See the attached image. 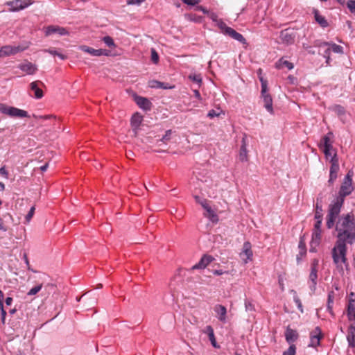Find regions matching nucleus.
Segmentation results:
<instances>
[{"instance_id":"obj_1","label":"nucleus","mask_w":355,"mask_h":355,"mask_svg":"<svg viewBox=\"0 0 355 355\" xmlns=\"http://www.w3.org/2000/svg\"><path fill=\"white\" fill-rule=\"evenodd\" d=\"M352 176L353 172L349 171L343 180L338 196L329 205L328 214L326 218V225L328 229H331L334 227L335 221L340 213L345 198L349 196L354 190Z\"/></svg>"},{"instance_id":"obj_2","label":"nucleus","mask_w":355,"mask_h":355,"mask_svg":"<svg viewBox=\"0 0 355 355\" xmlns=\"http://www.w3.org/2000/svg\"><path fill=\"white\" fill-rule=\"evenodd\" d=\"M334 226L338 232V241L351 245L355 242V216L352 212L338 215Z\"/></svg>"},{"instance_id":"obj_3","label":"nucleus","mask_w":355,"mask_h":355,"mask_svg":"<svg viewBox=\"0 0 355 355\" xmlns=\"http://www.w3.org/2000/svg\"><path fill=\"white\" fill-rule=\"evenodd\" d=\"M346 242L338 241L336 242L334 248L332 249V258L334 263L336 265L338 268L343 270L341 263H343L346 268L349 267V263L346 257L347 254V245Z\"/></svg>"},{"instance_id":"obj_4","label":"nucleus","mask_w":355,"mask_h":355,"mask_svg":"<svg viewBox=\"0 0 355 355\" xmlns=\"http://www.w3.org/2000/svg\"><path fill=\"white\" fill-rule=\"evenodd\" d=\"M347 316L351 324L348 329L347 339L349 346L355 347V304L354 301L349 302L347 309Z\"/></svg>"},{"instance_id":"obj_5","label":"nucleus","mask_w":355,"mask_h":355,"mask_svg":"<svg viewBox=\"0 0 355 355\" xmlns=\"http://www.w3.org/2000/svg\"><path fill=\"white\" fill-rule=\"evenodd\" d=\"M0 112L11 117L24 118L28 116L26 111L5 104H0Z\"/></svg>"},{"instance_id":"obj_6","label":"nucleus","mask_w":355,"mask_h":355,"mask_svg":"<svg viewBox=\"0 0 355 355\" xmlns=\"http://www.w3.org/2000/svg\"><path fill=\"white\" fill-rule=\"evenodd\" d=\"M33 3V0H12L6 1L5 5L9 7L10 12H19L28 8Z\"/></svg>"},{"instance_id":"obj_7","label":"nucleus","mask_w":355,"mask_h":355,"mask_svg":"<svg viewBox=\"0 0 355 355\" xmlns=\"http://www.w3.org/2000/svg\"><path fill=\"white\" fill-rule=\"evenodd\" d=\"M331 166L329 170V183L333 184L337 178V173L339 171L338 158L337 153H334V156L330 159Z\"/></svg>"},{"instance_id":"obj_8","label":"nucleus","mask_w":355,"mask_h":355,"mask_svg":"<svg viewBox=\"0 0 355 355\" xmlns=\"http://www.w3.org/2000/svg\"><path fill=\"white\" fill-rule=\"evenodd\" d=\"M26 49V47L21 46H10L6 45L0 49V52L2 53L3 57L15 55L17 53L21 52Z\"/></svg>"},{"instance_id":"obj_9","label":"nucleus","mask_w":355,"mask_h":355,"mask_svg":"<svg viewBox=\"0 0 355 355\" xmlns=\"http://www.w3.org/2000/svg\"><path fill=\"white\" fill-rule=\"evenodd\" d=\"M54 33H57L60 35H69V32L65 28L59 26H49L45 28L46 36H49Z\"/></svg>"},{"instance_id":"obj_10","label":"nucleus","mask_w":355,"mask_h":355,"mask_svg":"<svg viewBox=\"0 0 355 355\" xmlns=\"http://www.w3.org/2000/svg\"><path fill=\"white\" fill-rule=\"evenodd\" d=\"M80 49L83 51L89 53L93 56L109 55L110 51L106 49H94L85 45L80 46Z\"/></svg>"},{"instance_id":"obj_11","label":"nucleus","mask_w":355,"mask_h":355,"mask_svg":"<svg viewBox=\"0 0 355 355\" xmlns=\"http://www.w3.org/2000/svg\"><path fill=\"white\" fill-rule=\"evenodd\" d=\"M279 38L281 42L286 44H291L295 41L293 32L288 29L281 31Z\"/></svg>"},{"instance_id":"obj_12","label":"nucleus","mask_w":355,"mask_h":355,"mask_svg":"<svg viewBox=\"0 0 355 355\" xmlns=\"http://www.w3.org/2000/svg\"><path fill=\"white\" fill-rule=\"evenodd\" d=\"M18 67L28 75H33L37 71V65L28 60H25L24 62L19 64Z\"/></svg>"},{"instance_id":"obj_13","label":"nucleus","mask_w":355,"mask_h":355,"mask_svg":"<svg viewBox=\"0 0 355 355\" xmlns=\"http://www.w3.org/2000/svg\"><path fill=\"white\" fill-rule=\"evenodd\" d=\"M298 337L299 335L296 330H294L289 327L286 328L285 331V338L289 345H294V342L297 340Z\"/></svg>"},{"instance_id":"obj_14","label":"nucleus","mask_w":355,"mask_h":355,"mask_svg":"<svg viewBox=\"0 0 355 355\" xmlns=\"http://www.w3.org/2000/svg\"><path fill=\"white\" fill-rule=\"evenodd\" d=\"M241 146L239 153V159L241 162L248 161V150H247V135L244 134L241 141Z\"/></svg>"},{"instance_id":"obj_15","label":"nucleus","mask_w":355,"mask_h":355,"mask_svg":"<svg viewBox=\"0 0 355 355\" xmlns=\"http://www.w3.org/2000/svg\"><path fill=\"white\" fill-rule=\"evenodd\" d=\"M39 85H44V83L37 80L30 84L31 89L34 92V97L37 99L42 98L44 96L42 90L39 87Z\"/></svg>"},{"instance_id":"obj_16","label":"nucleus","mask_w":355,"mask_h":355,"mask_svg":"<svg viewBox=\"0 0 355 355\" xmlns=\"http://www.w3.org/2000/svg\"><path fill=\"white\" fill-rule=\"evenodd\" d=\"M321 339V331L320 329L317 327L314 331L311 334V343L310 347H315L320 345V340Z\"/></svg>"},{"instance_id":"obj_17","label":"nucleus","mask_w":355,"mask_h":355,"mask_svg":"<svg viewBox=\"0 0 355 355\" xmlns=\"http://www.w3.org/2000/svg\"><path fill=\"white\" fill-rule=\"evenodd\" d=\"M214 260V258L209 255H204L202 257L198 263L194 265L192 267V269H202L205 268L209 263H210Z\"/></svg>"},{"instance_id":"obj_18","label":"nucleus","mask_w":355,"mask_h":355,"mask_svg":"<svg viewBox=\"0 0 355 355\" xmlns=\"http://www.w3.org/2000/svg\"><path fill=\"white\" fill-rule=\"evenodd\" d=\"M317 279H318V270L315 268H311V272L309 277V288L310 290L313 293L316 289L317 285Z\"/></svg>"},{"instance_id":"obj_19","label":"nucleus","mask_w":355,"mask_h":355,"mask_svg":"<svg viewBox=\"0 0 355 355\" xmlns=\"http://www.w3.org/2000/svg\"><path fill=\"white\" fill-rule=\"evenodd\" d=\"M135 101L140 108L144 110H150L152 103L148 98L141 96H137Z\"/></svg>"},{"instance_id":"obj_20","label":"nucleus","mask_w":355,"mask_h":355,"mask_svg":"<svg viewBox=\"0 0 355 355\" xmlns=\"http://www.w3.org/2000/svg\"><path fill=\"white\" fill-rule=\"evenodd\" d=\"M261 98L263 102V106L266 110L270 114L273 113L272 98L270 94L261 95Z\"/></svg>"},{"instance_id":"obj_21","label":"nucleus","mask_w":355,"mask_h":355,"mask_svg":"<svg viewBox=\"0 0 355 355\" xmlns=\"http://www.w3.org/2000/svg\"><path fill=\"white\" fill-rule=\"evenodd\" d=\"M214 311L218 315V318L220 321L223 322H226V314H227V309L226 308L220 304H217L214 306Z\"/></svg>"},{"instance_id":"obj_22","label":"nucleus","mask_w":355,"mask_h":355,"mask_svg":"<svg viewBox=\"0 0 355 355\" xmlns=\"http://www.w3.org/2000/svg\"><path fill=\"white\" fill-rule=\"evenodd\" d=\"M148 86L151 88H160L164 89H173L175 87L174 85L171 86L168 83L160 82L156 80L149 81Z\"/></svg>"},{"instance_id":"obj_23","label":"nucleus","mask_w":355,"mask_h":355,"mask_svg":"<svg viewBox=\"0 0 355 355\" xmlns=\"http://www.w3.org/2000/svg\"><path fill=\"white\" fill-rule=\"evenodd\" d=\"M333 137V133L331 132H328L326 135H324L320 144H319V147L320 149L323 148H332V141H331V138Z\"/></svg>"},{"instance_id":"obj_24","label":"nucleus","mask_w":355,"mask_h":355,"mask_svg":"<svg viewBox=\"0 0 355 355\" xmlns=\"http://www.w3.org/2000/svg\"><path fill=\"white\" fill-rule=\"evenodd\" d=\"M227 35L231 37L232 38L239 41V42L245 44H246V40L245 37L239 33L236 32L233 28H227Z\"/></svg>"},{"instance_id":"obj_25","label":"nucleus","mask_w":355,"mask_h":355,"mask_svg":"<svg viewBox=\"0 0 355 355\" xmlns=\"http://www.w3.org/2000/svg\"><path fill=\"white\" fill-rule=\"evenodd\" d=\"M204 332L207 334L209 339L212 346L215 348H219L220 346L216 343L215 336H214V329L211 327V326H210V325L207 326L205 327Z\"/></svg>"},{"instance_id":"obj_26","label":"nucleus","mask_w":355,"mask_h":355,"mask_svg":"<svg viewBox=\"0 0 355 355\" xmlns=\"http://www.w3.org/2000/svg\"><path fill=\"white\" fill-rule=\"evenodd\" d=\"M12 220V217L10 214H6L0 217V230L6 232L8 229V220Z\"/></svg>"},{"instance_id":"obj_27","label":"nucleus","mask_w":355,"mask_h":355,"mask_svg":"<svg viewBox=\"0 0 355 355\" xmlns=\"http://www.w3.org/2000/svg\"><path fill=\"white\" fill-rule=\"evenodd\" d=\"M204 209L206 211V213L205 214V217L209 218V220L213 223H217L218 221V217L217 214L209 205Z\"/></svg>"},{"instance_id":"obj_28","label":"nucleus","mask_w":355,"mask_h":355,"mask_svg":"<svg viewBox=\"0 0 355 355\" xmlns=\"http://www.w3.org/2000/svg\"><path fill=\"white\" fill-rule=\"evenodd\" d=\"M314 17L315 21L323 28L328 26V22L324 18V17L320 15L319 12L317 10H314L313 11Z\"/></svg>"},{"instance_id":"obj_29","label":"nucleus","mask_w":355,"mask_h":355,"mask_svg":"<svg viewBox=\"0 0 355 355\" xmlns=\"http://www.w3.org/2000/svg\"><path fill=\"white\" fill-rule=\"evenodd\" d=\"M276 67L278 69L287 68L288 70H291L293 68V64L284 58H281L276 63Z\"/></svg>"},{"instance_id":"obj_30","label":"nucleus","mask_w":355,"mask_h":355,"mask_svg":"<svg viewBox=\"0 0 355 355\" xmlns=\"http://www.w3.org/2000/svg\"><path fill=\"white\" fill-rule=\"evenodd\" d=\"M298 248L300 249V252H299V254L297 255V260L299 262L300 260V256H304L306 252V243H305V241L304 239V236L300 237L299 244H298Z\"/></svg>"},{"instance_id":"obj_31","label":"nucleus","mask_w":355,"mask_h":355,"mask_svg":"<svg viewBox=\"0 0 355 355\" xmlns=\"http://www.w3.org/2000/svg\"><path fill=\"white\" fill-rule=\"evenodd\" d=\"M315 218L322 219V200L319 199V198H317V202L315 205Z\"/></svg>"},{"instance_id":"obj_32","label":"nucleus","mask_w":355,"mask_h":355,"mask_svg":"<svg viewBox=\"0 0 355 355\" xmlns=\"http://www.w3.org/2000/svg\"><path fill=\"white\" fill-rule=\"evenodd\" d=\"M243 254L246 256L247 260H250L252 257V251L251 250V244L249 242H245L243 246Z\"/></svg>"},{"instance_id":"obj_33","label":"nucleus","mask_w":355,"mask_h":355,"mask_svg":"<svg viewBox=\"0 0 355 355\" xmlns=\"http://www.w3.org/2000/svg\"><path fill=\"white\" fill-rule=\"evenodd\" d=\"M141 121H142V116L139 114L136 113V114H133V116H132L131 125L135 128H137L140 125Z\"/></svg>"},{"instance_id":"obj_34","label":"nucleus","mask_w":355,"mask_h":355,"mask_svg":"<svg viewBox=\"0 0 355 355\" xmlns=\"http://www.w3.org/2000/svg\"><path fill=\"white\" fill-rule=\"evenodd\" d=\"M320 235H321V231H314L313 232L311 245L317 246L319 245L320 238H321Z\"/></svg>"},{"instance_id":"obj_35","label":"nucleus","mask_w":355,"mask_h":355,"mask_svg":"<svg viewBox=\"0 0 355 355\" xmlns=\"http://www.w3.org/2000/svg\"><path fill=\"white\" fill-rule=\"evenodd\" d=\"M291 293H293V300L295 302V304H297L298 309L302 313H303L302 304L301 300H300L299 297L297 296V294L296 291H294V290H292Z\"/></svg>"},{"instance_id":"obj_36","label":"nucleus","mask_w":355,"mask_h":355,"mask_svg":"<svg viewBox=\"0 0 355 355\" xmlns=\"http://www.w3.org/2000/svg\"><path fill=\"white\" fill-rule=\"evenodd\" d=\"M189 79L197 83L199 86H200L202 83V77L200 74L191 73L189 76Z\"/></svg>"},{"instance_id":"obj_37","label":"nucleus","mask_w":355,"mask_h":355,"mask_svg":"<svg viewBox=\"0 0 355 355\" xmlns=\"http://www.w3.org/2000/svg\"><path fill=\"white\" fill-rule=\"evenodd\" d=\"M184 17L187 20L195 22H200L201 21V17L197 16L194 14H186Z\"/></svg>"},{"instance_id":"obj_38","label":"nucleus","mask_w":355,"mask_h":355,"mask_svg":"<svg viewBox=\"0 0 355 355\" xmlns=\"http://www.w3.org/2000/svg\"><path fill=\"white\" fill-rule=\"evenodd\" d=\"M325 157L327 159L329 157H332L334 156V153H336L334 149L332 148H322Z\"/></svg>"},{"instance_id":"obj_39","label":"nucleus","mask_w":355,"mask_h":355,"mask_svg":"<svg viewBox=\"0 0 355 355\" xmlns=\"http://www.w3.org/2000/svg\"><path fill=\"white\" fill-rule=\"evenodd\" d=\"M42 288V284H38L33 287L30 291L28 292V295H35L37 293H38Z\"/></svg>"},{"instance_id":"obj_40","label":"nucleus","mask_w":355,"mask_h":355,"mask_svg":"<svg viewBox=\"0 0 355 355\" xmlns=\"http://www.w3.org/2000/svg\"><path fill=\"white\" fill-rule=\"evenodd\" d=\"M216 25L221 30V31L227 35V28H231L230 27H228L225 23H224L221 19H220L217 23Z\"/></svg>"},{"instance_id":"obj_41","label":"nucleus","mask_w":355,"mask_h":355,"mask_svg":"<svg viewBox=\"0 0 355 355\" xmlns=\"http://www.w3.org/2000/svg\"><path fill=\"white\" fill-rule=\"evenodd\" d=\"M260 81L261 83V95L268 94V87H267V81L263 80V78H260Z\"/></svg>"},{"instance_id":"obj_42","label":"nucleus","mask_w":355,"mask_h":355,"mask_svg":"<svg viewBox=\"0 0 355 355\" xmlns=\"http://www.w3.org/2000/svg\"><path fill=\"white\" fill-rule=\"evenodd\" d=\"M296 347L295 345H290L288 349L284 352L283 355H295Z\"/></svg>"},{"instance_id":"obj_43","label":"nucleus","mask_w":355,"mask_h":355,"mask_svg":"<svg viewBox=\"0 0 355 355\" xmlns=\"http://www.w3.org/2000/svg\"><path fill=\"white\" fill-rule=\"evenodd\" d=\"M194 198L196 202L200 204L203 208L206 207L208 205L207 200L206 199H202L198 196H195Z\"/></svg>"},{"instance_id":"obj_44","label":"nucleus","mask_w":355,"mask_h":355,"mask_svg":"<svg viewBox=\"0 0 355 355\" xmlns=\"http://www.w3.org/2000/svg\"><path fill=\"white\" fill-rule=\"evenodd\" d=\"M171 134H172L171 130H166L165 132V135L162 137V138L157 141L158 142L162 141L164 143H166L168 141H169L171 139Z\"/></svg>"},{"instance_id":"obj_45","label":"nucleus","mask_w":355,"mask_h":355,"mask_svg":"<svg viewBox=\"0 0 355 355\" xmlns=\"http://www.w3.org/2000/svg\"><path fill=\"white\" fill-rule=\"evenodd\" d=\"M104 43L109 47L114 46L113 39L110 36H105L103 38Z\"/></svg>"},{"instance_id":"obj_46","label":"nucleus","mask_w":355,"mask_h":355,"mask_svg":"<svg viewBox=\"0 0 355 355\" xmlns=\"http://www.w3.org/2000/svg\"><path fill=\"white\" fill-rule=\"evenodd\" d=\"M330 44L328 43V42H322L320 40H315L314 42V46H316V47H318L320 49H322V48H324V47H329Z\"/></svg>"},{"instance_id":"obj_47","label":"nucleus","mask_w":355,"mask_h":355,"mask_svg":"<svg viewBox=\"0 0 355 355\" xmlns=\"http://www.w3.org/2000/svg\"><path fill=\"white\" fill-rule=\"evenodd\" d=\"M330 49H331V51H333L334 53H343V47L336 44H332Z\"/></svg>"},{"instance_id":"obj_48","label":"nucleus","mask_w":355,"mask_h":355,"mask_svg":"<svg viewBox=\"0 0 355 355\" xmlns=\"http://www.w3.org/2000/svg\"><path fill=\"white\" fill-rule=\"evenodd\" d=\"M347 6L352 13H355V1L349 0L347 2Z\"/></svg>"},{"instance_id":"obj_49","label":"nucleus","mask_w":355,"mask_h":355,"mask_svg":"<svg viewBox=\"0 0 355 355\" xmlns=\"http://www.w3.org/2000/svg\"><path fill=\"white\" fill-rule=\"evenodd\" d=\"M151 60L154 63H157L159 61V55L154 49H151Z\"/></svg>"},{"instance_id":"obj_50","label":"nucleus","mask_w":355,"mask_h":355,"mask_svg":"<svg viewBox=\"0 0 355 355\" xmlns=\"http://www.w3.org/2000/svg\"><path fill=\"white\" fill-rule=\"evenodd\" d=\"M330 51H331L330 47H327L324 50V57L326 58V63L328 64L330 62V57H329Z\"/></svg>"},{"instance_id":"obj_51","label":"nucleus","mask_w":355,"mask_h":355,"mask_svg":"<svg viewBox=\"0 0 355 355\" xmlns=\"http://www.w3.org/2000/svg\"><path fill=\"white\" fill-rule=\"evenodd\" d=\"M35 207H32L30 209V210H29L28 213L27 214V215L26 216V220L27 223H28L31 220V219L32 218V217H33V216L34 214V212H35Z\"/></svg>"},{"instance_id":"obj_52","label":"nucleus","mask_w":355,"mask_h":355,"mask_svg":"<svg viewBox=\"0 0 355 355\" xmlns=\"http://www.w3.org/2000/svg\"><path fill=\"white\" fill-rule=\"evenodd\" d=\"M220 115V113L218 112H217L216 110H211L209 111L208 114H207V116L212 119L215 116H218Z\"/></svg>"},{"instance_id":"obj_53","label":"nucleus","mask_w":355,"mask_h":355,"mask_svg":"<svg viewBox=\"0 0 355 355\" xmlns=\"http://www.w3.org/2000/svg\"><path fill=\"white\" fill-rule=\"evenodd\" d=\"M146 0H127L128 5H140Z\"/></svg>"},{"instance_id":"obj_54","label":"nucleus","mask_w":355,"mask_h":355,"mask_svg":"<svg viewBox=\"0 0 355 355\" xmlns=\"http://www.w3.org/2000/svg\"><path fill=\"white\" fill-rule=\"evenodd\" d=\"M317 221L314 225V231H321V225L322 219H315Z\"/></svg>"},{"instance_id":"obj_55","label":"nucleus","mask_w":355,"mask_h":355,"mask_svg":"<svg viewBox=\"0 0 355 355\" xmlns=\"http://www.w3.org/2000/svg\"><path fill=\"white\" fill-rule=\"evenodd\" d=\"M207 15H209V18L216 23L220 20V19L218 17V15L214 12H209Z\"/></svg>"},{"instance_id":"obj_56","label":"nucleus","mask_w":355,"mask_h":355,"mask_svg":"<svg viewBox=\"0 0 355 355\" xmlns=\"http://www.w3.org/2000/svg\"><path fill=\"white\" fill-rule=\"evenodd\" d=\"M182 1L183 3H184L187 5H191V6H195L200 2L199 0H182Z\"/></svg>"},{"instance_id":"obj_57","label":"nucleus","mask_w":355,"mask_h":355,"mask_svg":"<svg viewBox=\"0 0 355 355\" xmlns=\"http://www.w3.org/2000/svg\"><path fill=\"white\" fill-rule=\"evenodd\" d=\"M245 310L246 311H251L254 310L253 305L248 300H245Z\"/></svg>"},{"instance_id":"obj_58","label":"nucleus","mask_w":355,"mask_h":355,"mask_svg":"<svg viewBox=\"0 0 355 355\" xmlns=\"http://www.w3.org/2000/svg\"><path fill=\"white\" fill-rule=\"evenodd\" d=\"M0 175H3L6 178H8V173L6 171L5 166L0 168Z\"/></svg>"},{"instance_id":"obj_59","label":"nucleus","mask_w":355,"mask_h":355,"mask_svg":"<svg viewBox=\"0 0 355 355\" xmlns=\"http://www.w3.org/2000/svg\"><path fill=\"white\" fill-rule=\"evenodd\" d=\"M54 289V285L52 284H48L44 286V290L48 293L52 291Z\"/></svg>"},{"instance_id":"obj_60","label":"nucleus","mask_w":355,"mask_h":355,"mask_svg":"<svg viewBox=\"0 0 355 355\" xmlns=\"http://www.w3.org/2000/svg\"><path fill=\"white\" fill-rule=\"evenodd\" d=\"M318 263H319V261L318 259H313L311 263V268H315V270H318Z\"/></svg>"},{"instance_id":"obj_61","label":"nucleus","mask_w":355,"mask_h":355,"mask_svg":"<svg viewBox=\"0 0 355 355\" xmlns=\"http://www.w3.org/2000/svg\"><path fill=\"white\" fill-rule=\"evenodd\" d=\"M44 51L50 53L52 55H57V54L58 53V51H57L54 49H45Z\"/></svg>"},{"instance_id":"obj_62","label":"nucleus","mask_w":355,"mask_h":355,"mask_svg":"<svg viewBox=\"0 0 355 355\" xmlns=\"http://www.w3.org/2000/svg\"><path fill=\"white\" fill-rule=\"evenodd\" d=\"M23 258H24V259L25 261V263H26V264L27 266L28 270H31L30 263H29V261H28V256H27L26 253L24 254Z\"/></svg>"},{"instance_id":"obj_63","label":"nucleus","mask_w":355,"mask_h":355,"mask_svg":"<svg viewBox=\"0 0 355 355\" xmlns=\"http://www.w3.org/2000/svg\"><path fill=\"white\" fill-rule=\"evenodd\" d=\"M196 10H200V11H202L205 14H209V11L205 7H203L202 6H197L196 7Z\"/></svg>"},{"instance_id":"obj_64","label":"nucleus","mask_w":355,"mask_h":355,"mask_svg":"<svg viewBox=\"0 0 355 355\" xmlns=\"http://www.w3.org/2000/svg\"><path fill=\"white\" fill-rule=\"evenodd\" d=\"M228 272L227 271H223L222 270H214L213 273L214 275H221L223 274H225V273H227Z\"/></svg>"}]
</instances>
